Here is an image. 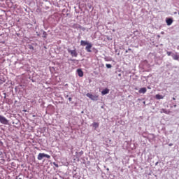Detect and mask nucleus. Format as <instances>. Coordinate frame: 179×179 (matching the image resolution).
Listing matches in <instances>:
<instances>
[{
	"label": "nucleus",
	"mask_w": 179,
	"mask_h": 179,
	"mask_svg": "<svg viewBox=\"0 0 179 179\" xmlns=\"http://www.w3.org/2000/svg\"><path fill=\"white\" fill-rule=\"evenodd\" d=\"M44 157H46V159H50L51 156H50L49 155H47L45 153H39L38 155V160H41L42 159H44Z\"/></svg>",
	"instance_id": "f257e3e1"
},
{
	"label": "nucleus",
	"mask_w": 179,
	"mask_h": 179,
	"mask_svg": "<svg viewBox=\"0 0 179 179\" xmlns=\"http://www.w3.org/2000/svg\"><path fill=\"white\" fill-rule=\"evenodd\" d=\"M67 51L69 52V54H71V57H78V52H76V50H71L69 48L67 49Z\"/></svg>",
	"instance_id": "f03ea898"
},
{
	"label": "nucleus",
	"mask_w": 179,
	"mask_h": 179,
	"mask_svg": "<svg viewBox=\"0 0 179 179\" xmlns=\"http://www.w3.org/2000/svg\"><path fill=\"white\" fill-rule=\"evenodd\" d=\"M0 122L1 124H3V125H8V122H9L8 121V119H6V117L0 115Z\"/></svg>",
	"instance_id": "7ed1b4c3"
},
{
	"label": "nucleus",
	"mask_w": 179,
	"mask_h": 179,
	"mask_svg": "<svg viewBox=\"0 0 179 179\" xmlns=\"http://www.w3.org/2000/svg\"><path fill=\"white\" fill-rule=\"evenodd\" d=\"M87 97H89V99H91V100L96 101L99 99L98 96L93 95L90 93H87L86 94Z\"/></svg>",
	"instance_id": "20e7f679"
},
{
	"label": "nucleus",
	"mask_w": 179,
	"mask_h": 179,
	"mask_svg": "<svg viewBox=\"0 0 179 179\" xmlns=\"http://www.w3.org/2000/svg\"><path fill=\"white\" fill-rule=\"evenodd\" d=\"M92 47H93V45H92V43H88V44L85 47L87 52H92Z\"/></svg>",
	"instance_id": "39448f33"
},
{
	"label": "nucleus",
	"mask_w": 179,
	"mask_h": 179,
	"mask_svg": "<svg viewBox=\"0 0 179 179\" xmlns=\"http://www.w3.org/2000/svg\"><path fill=\"white\" fill-rule=\"evenodd\" d=\"M167 26H171L173 24V19L172 18H166V19Z\"/></svg>",
	"instance_id": "423d86ee"
},
{
	"label": "nucleus",
	"mask_w": 179,
	"mask_h": 179,
	"mask_svg": "<svg viewBox=\"0 0 179 179\" xmlns=\"http://www.w3.org/2000/svg\"><path fill=\"white\" fill-rule=\"evenodd\" d=\"M146 92H148V90L146 89V87H142L138 90V93L142 94H145V93H146Z\"/></svg>",
	"instance_id": "0eeeda50"
},
{
	"label": "nucleus",
	"mask_w": 179,
	"mask_h": 179,
	"mask_svg": "<svg viewBox=\"0 0 179 179\" xmlns=\"http://www.w3.org/2000/svg\"><path fill=\"white\" fill-rule=\"evenodd\" d=\"M108 93H110V90L108 88L103 90L102 92H101V94L103 96H106V94H108Z\"/></svg>",
	"instance_id": "6e6552de"
},
{
	"label": "nucleus",
	"mask_w": 179,
	"mask_h": 179,
	"mask_svg": "<svg viewBox=\"0 0 179 179\" xmlns=\"http://www.w3.org/2000/svg\"><path fill=\"white\" fill-rule=\"evenodd\" d=\"M77 73L80 78L83 77V71H82V69H77Z\"/></svg>",
	"instance_id": "1a4fd4ad"
},
{
	"label": "nucleus",
	"mask_w": 179,
	"mask_h": 179,
	"mask_svg": "<svg viewBox=\"0 0 179 179\" xmlns=\"http://www.w3.org/2000/svg\"><path fill=\"white\" fill-rule=\"evenodd\" d=\"M172 58L173 59H174L175 61H178L179 59V55L175 53L172 54Z\"/></svg>",
	"instance_id": "9d476101"
},
{
	"label": "nucleus",
	"mask_w": 179,
	"mask_h": 179,
	"mask_svg": "<svg viewBox=\"0 0 179 179\" xmlns=\"http://www.w3.org/2000/svg\"><path fill=\"white\" fill-rule=\"evenodd\" d=\"M41 32L43 33V38H47V36H48V34H47V32L43 29L41 30Z\"/></svg>",
	"instance_id": "9b49d317"
},
{
	"label": "nucleus",
	"mask_w": 179,
	"mask_h": 179,
	"mask_svg": "<svg viewBox=\"0 0 179 179\" xmlns=\"http://www.w3.org/2000/svg\"><path fill=\"white\" fill-rule=\"evenodd\" d=\"M88 44H89V42H87L86 41L82 40L80 41V45H83V47H85V45H87Z\"/></svg>",
	"instance_id": "f8f14e48"
},
{
	"label": "nucleus",
	"mask_w": 179,
	"mask_h": 179,
	"mask_svg": "<svg viewBox=\"0 0 179 179\" xmlns=\"http://www.w3.org/2000/svg\"><path fill=\"white\" fill-rule=\"evenodd\" d=\"M83 155V151L76 152V156L79 159V157H81V156Z\"/></svg>",
	"instance_id": "ddd939ff"
},
{
	"label": "nucleus",
	"mask_w": 179,
	"mask_h": 179,
	"mask_svg": "<svg viewBox=\"0 0 179 179\" xmlns=\"http://www.w3.org/2000/svg\"><path fill=\"white\" fill-rule=\"evenodd\" d=\"M155 97H156V99H157V100H162V99H164V96H163L162 95H160V94H157V95L155 96Z\"/></svg>",
	"instance_id": "4468645a"
},
{
	"label": "nucleus",
	"mask_w": 179,
	"mask_h": 179,
	"mask_svg": "<svg viewBox=\"0 0 179 179\" xmlns=\"http://www.w3.org/2000/svg\"><path fill=\"white\" fill-rule=\"evenodd\" d=\"M92 127L96 129L99 127V123L97 122L92 123Z\"/></svg>",
	"instance_id": "2eb2a0df"
},
{
	"label": "nucleus",
	"mask_w": 179,
	"mask_h": 179,
	"mask_svg": "<svg viewBox=\"0 0 179 179\" xmlns=\"http://www.w3.org/2000/svg\"><path fill=\"white\" fill-rule=\"evenodd\" d=\"M106 68H108V69H110L113 68V66L110 64H106Z\"/></svg>",
	"instance_id": "dca6fc26"
},
{
	"label": "nucleus",
	"mask_w": 179,
	"mask_h": 179,
	"mask_svg": "<svg viewBox=\"0 0 179 179\" xmlns=\"http://www.w3.org/2000/svg\"><path fill=\"white\" fill-rule=\"evenodd\" d=\"M166 54H167L168 57H170V56L173 57V54H174V53H173L172 52H166Z\"/></svg>",
	"instance_id": "f3484780"
},
{
	"label": "nucleus",
	"mask_w": 179,
	"mask_h": 179,
	"mask_svg": "<svg viewBox=\"0 0 179 179\" xmlns=\"http://www.w3.org/2000/svg\"><path fill=\"white\" fill-rule=\"evenodd\" d=\"M53 164L57 167H59V166L58 165V164L55 163V162H53Z\"/></svg>",
	"instance_id": "a211bd4d"
},
{
	"label": "nucleus",
	"mask_w": 179,
	"mask_h": 179,
	"mask_svg": "<svg viewBox=\"0 0 179 179\" xmlns=\"http://www.w3.org/2000/svg\"><path fill=\"white\" fill-rule=\"evenodd\" d=\"M132 49H131V48H129L128 50H127L126 51H125V52L126 53H127L128 52V51H131Z\"/></svg>",
	"instance_id": "6ab92c4d"
},
{
	"label": "nucleus",
	"mask_w": 179,
	"mask_h": 179,
	"mask_svg": "<svg viewBox=\"0 0 179 179\" xmlns=\"http://www.w3.org/2000/svg\"><path fill=\"white\" fill-rule=\"evenodd\" d=\"M29 49H30V50H34V48L33 46H30V47H29Z\"/></svg>",
	"instance_id": "aec40b11"
},
{
	"label": "nucleus",
	"mask_w": 179,
	"mask_h": 179,
	"mask_svg": "<svg viewBox=\"0 0 179 179\" xmlns=\"http://www.w3.org/2000/svg\"><path fill=\"white\" fill-rule=\"evenodd\" d=\"M69 101H72V97H69Z\"/></svg>",
	"instance_id": "412c9836"
},
{
	"label": "nucleus",
	"mask_w": 179,
	"mask_h": 179,
	"mask_svg": "<svg viewBox=\"0 0 179 179\" xmlns=\"http://www.w3.org/2000/svg\"><path fill=\"white\" fill-rule=\"evenodd\" d=\"M163 111L165 114L166 113V110L163 109Z\"/></svg>",
	"instance_id": "4be33fe9"
},
{
	"label": "nucleus",
	"mask_w": 179,
	"mask_h": 179,
	"mask_svg": "<svg viewBox=\"0 0 179 179\" xmlns=\"http://www.w3.org/2000/svg\"><path fill=\"white\" fill-rule=\"evenodd\" d=\"M173 107L176 108V107H177V105H176V104L173 105Z\"/></svg>",
	"instance_id": "5701e85b"
},
{
	"label": "nucleus",
	"mask_w": 179,
	"mask_h": 179,
	"mask_svg": "<svg viewBox=\"0 0 179 179\" xmlns=\"http://www.w3.org/2000/svg\"><path fill=\"white\" fill-rule=\"evenodd\" d=\"M172 99H173V100H176V98H175V97H173Z\"/></svg>",
	"instance_id": "b1692460"
},
{
	"label": "nucleus",
	"mask_w": 179,
	"mask_h": 179,
	"mask_svg": "<svg viewBox=\"0 0 179 179\" xmlns=\"http://www.w3.org/2000/svg\"><path fill=\"white\" fill-rule=\"evenodd\" d=\"M169 146H173V144L172 143L169 144Z\"/></svg>",
	"instance_id": "393cba45"
},
{
	"label": "nucleus",
	"mask_w": 179,
	"mask_h": 179,
	"mask_svg": "<svg viewBox=\"0 0 179 179\" xmlns=\"http://www.w3.org/2000/svg\"><path fill=\"white\" fill-rule=\"evenodd\" d=\"M2 155V152L0 151V156Z\"/></svg>",
	"instance_id": "a878e982"
},
{
	"label": "nucleus",
	"mask_w": 179,
	"mask_h": 179,
	"mask_svg": "<svg viewBox=\"0 0 179 179\" xmlns=\"http://www.w3.org/2000/svg\"><path fill=\"white\" fill-rule=\"evenodd\" d=\"M65 97H66V98H68V97H69V96H68V95H66Z\"/></svg>",
	"instance_id": "bb28decb"
},
{
	"label": "nucleus",
	"mask_w": 179,
	"mask_h": 179,
	"mask_svg": "<svg viewBox=\"0 0 179 179\" xmlns=\"http://www.w3.org/2000/svg\"><path fill=\"white\" fill-rule=\"evenodd\" d=\"M157 164H158V162H157V163L155 164V165L157 166Z\"/></svg>",
	"instance_id": "cd10ccee"
},
{
	"label": "nucleus",
	"mask_w": 179,
	"mask_h": 179,
	"mask_svg": "<svg viewBox=\"0 0 179 179\" xmlns=\"http://www.w3.org/2000/svg\"><path fill=\"white\" fill-rule=\"evenodd\" d=\"M174 14H175V15L177 14V12H175Z\"/></svg>",
	"instance_id": "c85d7f7f"
},
{
	"label": "nucleus",
	"mask_w": 179,
	"mask_h": 179,
	"mask_svg": "<svg viewBox=\"0 0 179 179\" xmlns=\"http://www.w3.org/2000/svg\"><path fill=\"white\" fill-rule=\"evenodd\" d=\"M37 36H40V34H37Z\"/></svg>",
	"instance_id": "c756f323"
},
{
	"label": "nucleus",
	"mask_w": 179,
	"mask_h": 179,
	"mask_svg": "<svg viewBox=\"0 0 179 179\" xmlns=\"http://www.w3.org/2000/svg\"><path fill=\"white\" fill-rule=\"evenodd\" d=\"M148 89H150V87H148Z\"/></svg>",
	"instance_id": "7c9ffc66"
},
{
	"label": "nucleus",
	"mask_w": 179,
	"mask_h": 179,
	"mask_svg": "<svg viewBox=\"0 0 179 179\" xmlns=\"http://www.w3.org/2000/svg\"><path fill=\"white\" fill-rule=\"evenodd\" d=\"M107 170H108H108H109L108 168L107 169Z\"/></svg>",
	"instance_id": "2f4dec72"
},
{
	"label": "nucleus",
	"mask_w": 179,
	"mask_h": 179,
	"mask_svg": "<svg viewBox=\"0 0 179 179\" xmlns=\"http://www.w3.org/2000/svg\"><path fill=\"white\" fill-rule=\"evenodd\" d=\"M18 179H22L21 178H18Z\"/></svg>",
	"instance_id": "473e14b6"
},
{
	"label": "nucleus",
	"mask_w": 179,
	"mask_h": 179,
	"mask_svg": "<svg viewBox=\"0 0 179 179\" xmlns=\"http://www.w3.org/2000/svg\"><path fill=\"white\" fill-rule=\"evenodd\" d=\"M178 15H179V12H178Z\"/></svg>",
	"instance_id": "72a5a7b5"
}]
</instances>
